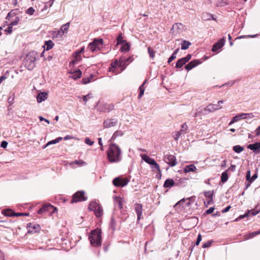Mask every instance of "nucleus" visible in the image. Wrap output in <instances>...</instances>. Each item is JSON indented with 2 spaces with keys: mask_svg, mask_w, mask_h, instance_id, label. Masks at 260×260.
<instances>
[{
  "mask_svg": "<svg viewBox=\"0 0 260 260\" xmlns=\"http://www.w3.org/2000/svg\"><path fill=\"white\" fill-rule=\"evenodd\" d=\"M196 170V167L194 165H190L185 166L184 168V172L188 173L189 172H193Z\"/></svg>",
  "mask_w": 260,
  "mask_h": 260,
  "instance_id": "5701e85b",
  "label": "nucleus"
},
{
  "mask_svg": "<svg viewBox=\"0 0 260 260\" xmlns=\"http://www.w3.org/2000/svg\"><path fill=\"white\" fill-rule=\"evenodd\" d=\"M179 183H175L174 180L172 179H167L164 184V187L165 188H171L173 186H179Z\"/></svg>",
  "mask_w": 260,
  "mask_h": 260,
  "instance_id": "ddd939ff",
  "label": "nucleus"
},
{
  "mask_svg": "<svg viewBox=\"0 0 260 260\" xmlns=\"http://www.w3.org/2000/svg\"><path fill=\"white\" fill-rule=\"evenodd\" d=\"M122 135L123 133L121 131H117L114 133L111 139L114 140L116 139L117 137L122 136Z\"/></svg>",
  "mask_w": 260,
  "mask_h": 260,
  "instance_id": "79ce46f5",
  "label": "nucleus"
},
{
  "mask_svg": "<svg viewBox=\"0 0 260 260\" xmlns=\"http://www.w3.org/2000/svg\"><path fill=\"white\" fill-rule=\"evenodd\" d=\"M5 31L8 34H11L13 31V27L10 24L7 29H5Z\"/></svg>",
  "mask_w": 260,
  "mask_h": 260,
  "instance_id": "864d4df0",
  "label": "nucleus"
},
{
  "mask_svg": "<svg viewBox=\"0 0 260 260\" xmlns=\"http://www.w3.org/2000/svg\"><path fill=\"white\" fill-rule=\"evenodd\" d=\"M224 39L222 38L218 42L214 44L212 49V51L215 52L217 51L218 49H220L224 45Z\"/></svg>",
  "mask_w": 260,
  "mask_h": 260,
  "instance_id": "4468645a",
  "label": "nucleus"
},
{
  "mask_svg": "<svg viewBox=\"0 0 260 260\" xmlns=\"http://www.w3.org/2000/svg\"><path fill=\"white\" fill-rule=\"evenodd\" d=\"M146 82V80H145L144 82V83L139 87L140 93L138 95L139 99L141 98L144 94V91H145V88H144V85L145 84Z\"/></svg>",
  "mask_w": 260,
  "mask_h": 260,
  "instance_id": "c85d7f7f",
  "label": "nucleus"
},
{
  "mask_svg": "<svg viewBox=\"0 0 260 260\" xmlns=\"http://www.w3.org/2000/svg\"><path fill=\"white\" fill-rule=\"evenodd\" d=\"M182 29L183 28V25L181 23H175L172 27V29Z\"/></svg>",
  "mask_w": 260,
  "mask_h": 260,
  "instance_id": "ea45409f",
  "label": "nucleus"
},
{
  "mask_svg": "<svg viewBox=\"0 0 260 260\" xmlns=\"http://www.w3.org/2000/svg\"><path fill=\"white\" fill-rule=\"evenodd\" d=\"M212 242L211 241H208L206 243H205L203 245V246H202L203 248H208V247H209L211 246V245L212 244Z\"/></svg>",
  "mask_w": 260,
  "mask_h": 260,
  "instance_id": "5fc2aeb1",
  "label": "nucleus"
},
{
  "mask_svg": "<svg viewBox=\"0 0 260 260\" xmlns=\"http://www.w3.org/2000/svg\"><path fill=\"white\" fill-rule=\"evenodd\" d=\"M176 58V55L173 53L171 57L169 58L168 62V63H170L174 59Z\"/></svg>",
  "mask_w": 260,
  "mask_h": 260,
  "instance_id": "6e6d98bb",
  "label": "nucleus"
},
{
  "mask_svg": "<svg viewBox=\"0 0 260 260\" xmlns=\"http://www.w3.org/2000/svg\"><path fill=\"white\" fill-rule=\"evenodd\" d=\"M70 22H68L64 24L61 28V31H58V34L60 36H62L64 32H67L69 28Z\"/></svg>",
  "mask_w": 260,
  "mask_h": 260,
  "instance_id": "4be33fe9",
  "label": "nucleus"
},
{
  "mask_svg": "<svg viewBox=\"0 0 260 260\" xmlns=\"http://www.w3.org/2000/svg\"><path fill=\"white\" fill-rule=\"evenodd\" d=\"M254 117V115L252 113H241L238 114L235 116L237 121L240 119H252Z\"/></svg>",
  "mask_w": 260,
  "mask_h": 260,
  "instance_id": "9d476101",
  "label": "nucleus"
},
{
  "mask_svg": "<svg viewBox=\"0 0 260 260\" xmlns=\"http://www.w3.org/2000/svg\"><path fill=\"white\" fill-rule=\"evenodd\" d=\"M129 45L128 43L126 42L121 47L120 50L122 52H127L129 50Z\"/></svg>",
  "mask_w": 260,
  "mask_h": 260,
  "instance_id": "72a5a7b5",
  "label": "nucleus"
},
{
  "mask_svg": "<svg viewBox=\"0 0 260 260\" xmlns=\"http://www.w3.org/2000/svg\"><path fill=\"white\" fill-rule=\"evenodd\" d=\"M260 212V208H258L257 207H255L254 209H252L251 210H249L247 212L249 214H251V215L254 216L256 215Z\"/></svg>",
  "mask_w": 260,
  "mask_h": 260,
  "instance_id": "7c9ffc66",
  "label": "nucleus"
},
{
  "mask_svg": "<svg viewBox=\"0 0 260 260\" xmlns=\"http://www.w3.org/2000/svg\"><path fill=\"white\" fill-rule=\"evenodd\" d=\"M85 143L87 145L91 146L93 144L94 142L91 141L89 138H86L85 139Z\"/></svg>",
  "mask_w": 260,
  "mask_h": 260,
  "instance_id": "3c124183",
  "label": "nucleus"
},
{
  "mask_svg": "<svg viewBox=\"0 0 260 260\" xmlns=\"http://www.w3.org/2000/svg\"><path fill=\"white\" fill-rule=\"evenodd\" d=\"M47 94L45 92H40L37 96V100L38 103H41L42 101H45L47 99Z\"/></svg>",
  "mask_w": 260,
  "mask_h": 260,
  "instance_id": "6ab92c4d",
  "label": "nucleus"
},
{
  "mask_svg": "<svg viewBox=\"0 0 260 260\" xmlns=\"http://www.w3.org/2000/svg\"><path fill=\"white\" fill-rule=\"evenodd\" d=\"M56 210V208H54V206L51 205L50 204L44 205L40 208L38 211L39 214H42L43 213L47 211H50L51 210L54 209Z\"/></svg>",
  "mask_w": 260,
  "mask_h": 260,
  "instance_id": "1a4fd4ad",
  "label": "nucleus"
},
{
  "mask_svg": "<svg viewBox=\"0 0 260 260\" xmlns=\"http://www.w3.org/2000/svg\"><path fill=\"white\" fill-rule=\"evenodd\" d=\"M54 46V43L51 40L46 41L43 47L46 50H49L51 49Z\"/></svg>",
  "mask_w": 260,
  "mask_h": 260,
  "instance_id": "b1692460",
  "label": "nucleus"
},
{
  "mask_svg": "<svg viewBox=\"0 0 260 260\" xmlns=\"http://www.w3.org/2000/svg\"><path fill=\"white\" fill-rule=\"evenodd\" d=\"M32 62V60L29 58L28 55H27L26 58L24 59V63L26 68H27L28 70L31 71L32 70V66L31 64Z\"/></svg>",
  "mask_w": 260,
  "mask_h": 260,
  "instance_id": "dca6fc26",
  "label": "nucleus"
},
{
  "mask_svg": "<svg viewBox=\"0 0 260 260\" xmlns=\"http://www.w3.org/2000/svg\"><path fill=\"white\" fill-rule=\"evenodd\" d=\"M222 108V106L219 104H210L208 105L205 108V111L208 112H214L216 110L220 109Z\"/></svg>",
  "mask_w": 260,
  "mask_h": 260,
  "instance_id": "f8f14e48",
  "label": "nucleus"
},
{
  "mask_svg": "<svg viewBox=\"0 0 260 260\" xmlns=\"http://www.w3.org/2000/svg\"><path fill=\"white\" fill-rule=\"evenodd\" d=\"M28 213H15V216H28Z\"/></svg>",
  "mask_w": 260,
  "mask_h": 260,
  "instance_id": "13d9d810",
  "label": "nucleus"
},
{
  "mask_svg": "<svg viewBox=\"0 0 260 260\" xmlns=\"http://www.w3.org/2000/svg\"><path fill=\"white\" fill-rule=\"evenodd\" d=\"M233 150L237 153H240L243 151V148L240 145H236L233 147Z\"/></svg>",
  "mask_w": 260,
  "mask_h": 260,
  "instance_id": "58836bf2",
  "label": "nucleus"
},
{
  "mask_svg": "<svg viewBox=\"0 0 260 260\" xmlns=\"http://www.w3.org/2000/svg\"><path fill=\"white\" fill-rule=\"evenodd\" d=\"M181 127L182 129L180 131L181 133H182L183 131H185L187 129V125L185 123H184L182 125Z\"/></svg>",
  "mask_w": 260,
  "mask_h": 260,
  "instance_id": "0e129e2a",
  "label": "nucleus"
},
{
  "mask_svg": "<svg viewBox=\"0 0 260 260\" xmlns=\"http://www.w3.org/2000/svg\"><path fill=\"white\" fill-rule=\"evenodd\" d=\"M118 66L123 68V69H124L127 65V63H126L125 60L123 59L122 58H120L119 60L118 61Z\"/></svg>",
  "mask_w": 260,
  "mask_h": 260,
  "instance_id": "e433bc0d",
  "label": "nucleus"
},
{
  "mask_svg": "<svg viewBox=\"0 0 260 260\" xmlns=\"http://www.w3.org/2000/svg\"><path fill=\"white\" fill-rule=\"evenodd\" d=\"M135 211L137 215V220H139L142 214L143 206L141 204L136 203L134 205Z\"/></svg>",
  "mask_w": 260,
  "mask_h": 260,
  "instance_id": "9b49d317",
  "label": "nucleus"
},
{
  "mask_svg": "<svg viewBox=\"0 0 260 260\" xmlns=\"http://www.w3.org/2000/svg\"><path fill=\"white\" fill-rule=\"evenodd\" d=\"M148 51L150 57L154 58L155 52L153 50H152L150 47H149L148 48Z\"/></svg>",
  "mask_w": 260,
  "mask_h": 260,
  "instance_id": "de8ad7c7",
  "label": "nucleus"
},
{
  "mask_svg": "<svg viewBox=\"0 0 260 260\" xmlns=\"http://www.w3.org/2000/svg\"><path fill=\"white\" fill-rule=\"evenodd\" d=\"M213 191H207L204 192V195L205 196L208 198L210 200V201H212V197H213Z\"/></svg>",
  "mask_w": 260,
  "mask_h": 260,
  "instance_id": "4c0bfd02",
  "label": "nucleus"
},
{
  "mask_svg": "<svg viewBox=\"0 0 260 260\" xmlns=\"http://www.w3.org/2000/svg\"><path fill=\"white\" fill-rule=\"evenodd\" d=\"M8 145V142L6 141H3L1 142V146L2 148H6Z\"/></svg>",
  "mask_w": 260,
  "mask_h": 260,
  "instance_id": "e2e57ef3",
  "label": "nucleus"
},
{
  "mask_svg": "<svg viewBox=\"0 0 260 260\" xmlns=\"http://www.w3.org/2000/svg\"><path fill=\"white\" fill-rule=\"evenodd\" d=\"M200 62L197 60H194L189 62L187 65L185 66V68L186 70L189 71L194 67H196Z\"/></svg>",
  "mask_w": 260,
  "mask_h": 260,
  "instance_id": "f3484780",
  "label": "nucleus"
},
{
  "mask_svg": "<svg viewBox=\"0 0 260 260\" xmlns=\"http://www.w3.org/2000/svg\"><path fill=\"white\" fill-rule=\"evenodd\" d=\"M91 98V95L90 94H87L83 96V101L86 103L87 101Z\"/></svg>",
  "mask_w": 260,
  "mask_h": 260,
  "instance_id": "bf43d9fd",
  "label": "nucleus"
},
{
  "mask_svg": "<svg viewBox=\"0 0 260 260\" xmlns=\"http://www.w3.org/2000/svg\"><path fill=\"white\" fill-rule=\"evenodd\" d=\"M129 181V180L127 177H118L113 180L112 183L116 187H123L126 186Z\"/></svg>",
  "mask_w": 260,
  "mask_h": 260,
  "instance_id": "20e7f679",
  "label": "nucleus"
},
{
  "mask_svg": "<svg viewBox=\"0 0 260 260\" xmlns=\"http://www.w3.org/2000/svg\"><path fill=\"white\" fill-rule=\"evenodd\" d=\"M202 18L205 20H210L211 19L215 20L212 15L209 14L208 13H203L202 14Z\"/></svg>",
  "mask_w": 260,
  "mask_h": 260,
  "instance_id": "2f4dec72",
  "label": "nucleus"
},
{
  "mask_svg": "<svg viewBox=\"0 0 260 260\" xmlns=\"http://www.w3.org/2000/svg\"><path fill=\"white\" fill-rule=\"evenodd\" d=\"M186 62L184 60L183 58H181L178 60L176 64V68H181L184 64H185Z\"/></svg>",
  "mask_w": 260,
  "mask_h": 260,
  "instance_id": "cd10ccee",
  "label": "nucleus"
},
{
  "mask_svg": "<svg viewBox=\"0 0 260 260\" xmlns=\"http://www.w3.org/2000/svg\"><path fill=\"white\" fill-rule=\"evenodd\" d=\"M115 226H116V222L113 217L111 218L110 223V228L113 230H114L115 229Z\"/></svg>",
  "mask_w": 260,
  "mask_h": 260,
  "instance_id": "49530a36",
  "label": "nucleus"
},
{
  "mask_svg": "<svg viewBox=\"0 0 260 260\" xmlns=\"http://www.w3.org/2000/svg\"><path fill=\"white\" fill-rule=\"evenodd\" d=\"M191 57V56L190 54H188L186 57H183V58L184 59L186 62H187L190 59Z\"/></svg>",
  "mask_w": 260,
  "mask_h": 260,
  "instance_id": "338daca9",
  "label": "nucleus"
},
{
  "mask_svg": "<svg viewBox=\"0 0 260 260\" xmlns=\"http://www.w3.org/2000/svg\"><path fill=\"white\" fill-rule=\"evenodd\" d=\"M103 40L102 39H94L93 42L90 43L87 48L92 52L99 51L102 48Z\"/></svg>",
  "mask_w": 260,
  "mask_h": 260,
  "instance_id": "7ed1b4c3",
  "label": "nucleus"
},
{
  "mask_svg": "<svg viewBox=\"0 0 260 260\" xmlns=\"http://www.w3.org/2000/svg\"><path fill=\"white\" fill-rule=\"evenodd\" d=\"M90 82V80H89V78H85L82 79V83L83 84H87Z\"/></svg>",
  "mask_w": 260,
  "mask_h": 260,
  "instance_id": "774afa93",
  "label": "nucleus"
},
{
  "mask_svg": "<svg viewBox=\"0 0 260 260\" xmlns=\"http://www.w3.org/2000/svg\"><path fill=\"white\" fill-rule=\"evenodd\" d=\"M247 148L252 150L255 154L260 153V142H255L253 144H249L247 146Z\"/></svg>",
  "mask_w": 260,
  "mask_h": 260,
  "instance_id": "6e6552de",
  "label": "nucleus"
},
{
  "mask_svg": "<svg viewBox=\"0 0 260 260\" xmlns=\"http://www.w3.org/2000/svg\"><path fill=\"white\" fill-rule=\"evenodd\" d=\"M187 180L185 178H180L179 180H178V182H177V183H179L180 184V185L179 186H181L182 185H183V186L185 185V183L186 182V181Z\"/></svg>",
  "mask_w": 260,
  "mask_h": 260,
  "instance_id": "603ef678",
  "label": "nucleus"
},
{
  "mask_svg": "<svg viewBox=\"0 0 260 260\" xmlns=\"http://www.w3.org/2000/svg\"><path fill=\"white\" fill-rule=\"evenodd\" d=\"M100 204L96 202L92 201L90 203L88 209L91 211H94Z\"/></svg>",
  "mask_w": 260,
  "mask_h": 260,
  "instance_id": "bb28decb",
  "label": "nucleus"
},
{
  "mask_svg": "<svg viewBox=\"0 0 260 260\" xmlns=\"http://www.w3.org/2000/svg\"><path fill=\"white\" fill-rule=\"evenodd\" d=\"M134 60V58L132 56H130L128 58H127L125 60V62H126V63H127V64L132 62Z\"/></svg>",
  "mask_w": 260,
  "mask_h": 260,
  "instance_id": "69168bd1",
  "label": "nucleus"
},
{
  "mask_svg": "<svg viewBox=\"0 0 260 260\" xmlns=\"http://www.w3.org/2000/svg\"><path fill=\"white\" fill-rule=\"evenodd\" d=\"M94 212L96 217H101L103 214V210L102 206L99 205L96 209L94 211Z\"/></svg>",
  "mask_w": 260,
  "mask_h": 260,
  "instance_id": "412c9836",
  "label": "nucleus"
},
{
  "mask_svg": "<svg viewBox=\"0 0 260 260\" xmlns=\"http://www.w3.org/2000/svg\"><path fill=\"white\" fill-rule=\"evenodd\" d=\"M117 123L118 120L116 119H107L104 121L103 126L105 128H110L115 126L117 124Z\"/></svg>",
  "mask_w": 260,
  "mask_h": 260,
  "instance_id": "0eeeda50",
  "label": "nucleus"
},
{
  "mask_svg": "<svg viewBox=\"0 0 260 260\" xmlns=\"http://www.w3.org/2000/svg\"><path fill=\"white\" fill-rule=\"evenodd\" d=\"M152 169L154 170H156L159 174L161 173V170L160 169L159 165L155 162L151 167Z\"/></svg>",
  "mask_w": 260,
  "mask_h": 260,
  "instance_id": "37998d69",
  "label": "nucleus"
},
{
  "mask_svg": "<svg viewBox=\"0 0 260 260\" xmlns=\"http://www.w3.org/2000/svg\"><path fill=\"white\" fill-rule=\"evenodd\" d=\"M73 57L74 59H73V60L70 62V63H77L79 61L81 60V54L80 53V52H78L77 51L74 54Z\"/></svg>",
  "mask_w": 260,
  "mask_h": 260,
  "instance_id": "aec40b11",
  "label": "nucleus"
},
{
  "mask_svg": "<svg viewBox=\"0 0 260 260\" xmlns=\"http://www.w3.org/2000/svg\"><path fill=\"white\" fill-rule=\"evenodd\" d=\"M201 240H202V236L201 234H199L197 239V241H196V244L197 245H199Z\"/></svg>",
  "mask_w": 260,
  "mask_h": 260,
  "instance_id": "680f3d73",
  "label": "nucleus"
},
{
  "mask_svg": "<svg viewBox=\"0 0 260 260\" xmlns=\"http://www.w3.org/2000/svg\"><path fill=\"white\" fill-rule=\"evenodd\" d=\"M124 200L120 197H114V204L115 206H117L120 209L123 208Z\"/></svg>",
  "mask_w": 260,
  "mask_h": 260,
  "instance_id": "2eb2a0df",
  "label": "nucleus"
},
{
  "mask_svg": "<svg viewBox=\"0 0 260 260\" xmlns=\"http://www.w3.org/2000/svg\"><path fill=\"white\" fill-rule=\"evenodd\" d=\"M62 139V138L61 137H58L56 138L55 140H53L52 141H49L44 147L43 148H45L47 147V146H49L50 145L52 144H55L57 143H58L60 141H61Z\"/></svg>",
  "mask_w": 260,
  "mask_h": 260,
  "instance_id": "a878e982",
  "label": "nucleus"
},
{
  "mask_svg": "<svg viewBox=\"0 0 260 260\" xmlns=\"http://www.w3.org/2000/svg\"><path fill=\"white\" fill-rule=\"evenodd\" d=\"M17 10H12L7 15L6 19L10 20L11 17L15 16L17 14Z\"/></svg>",
  "mask_w": 260,
  "mask_h": 260,
  "instance_id": "c9c22d12",
  "label": "nucleus"
},
{
  "mask_svg": "<svg viewBox=\"0 0 260 260\" xmlns=\"http://www.w3.org/2000/svg\"><path fill=\"white\" fill-rule=\"evenodd\" d=\"M191 45V43L187 41H183L181 44V49L186 50L187 49L189 46Z\"/></svg>",
  "mask_w": 260,
  "mask_h": 260,
  "instance_id": "473e14b6",
  "label": "nucleus"
},
{
  "mask_svg": "<svg viewBox=\"0 0 260 260\" xmlns=\"http://www.w3.org/2000/svg\"><path fill=\"white\" fill-rule=\"evenodd\" d=\"M229 179V176L227 173V170L224 171L221 174V181L222 183H224L228 181Z\"/></svg>",
  "mask_w": 260,
  "mask_h": 260,
  "instance_id": "c756f323",
  "label": "nucleus"
},
{
  "mask_svg": "<svg viewBox=\"0 0 260 260\" xmlns=\"http://www.w3.org/2000/svg\"><path fill=\"white\" fill-rule=\"evenodd\" d=\"M82 76V72L80 70H78L73 73V77L75 79L80 78Z\"/></svg>",
  "mask_w": 260,
  "mask_h": 260,
  "instance_id": "a19ab883",
  "label": "nucleus"
},
{
  "mask_svg": "<svg viewBox=\"0 0 260 260\" xmlns=\"http://www.w3.org/2000/svg\"><path fill=\"white\" fill-rule=\"evenodd\" d=\"M248 216V213L247 212L245 214H244V215H241L239 216V217L236 219V221H238L239 219H243L246 217H247Z\"/></svg>",
  "mask_w": 260,
  "mask_h": 260,
  "instance_id": "052dcab7",
  "label": "nucleus"
},
{
  "mask_svg": "<svg viewBox=\"0 0 260 260\" xmlns=\"http://www.w3.org/2000/svg\"><path fill=\"white\" fill-rule=\"evenodd\" d=\"M141 156L143 160L151 166H152L156 162L153 158L149 157L146 154H142Z\"/></svg>",
  "mask_w": 260,
  "mask_h": 260,
  "instance_id": "a211bd4d",
  "label": "nucleus"
},
{
  "mask_svg": "<svg viewBox=\"0 0 260 260\" xmlns=\"http://www.w3.org/2000/svg\"><path fill=\"white\" fill-rule=\"evenodd\" d=\"M182 134V133L180 131L179 132H175L173 133V137L175 141H177L180 135Z\"/></svg>",
  "mask_w": 260,
  "mask_h": 260,
  "instance_id": "c03bdc74",
  "label": "nucleus"
},
{
  "mask_svg": "<svg viewBox=\"0 0 260 260\" xmlns=\"http://www.w3.org/2000/svg\"><path fill=\"white\" fill-rule=\"evenodd\" d=\"M117 66H118V62L117 60H116L114 62L111 63V68H110V71H112L113 68H115Z\"/></svg>",
  "mask_w": 260,
  "mask_h": 260,
  "instance_id": "09e8293b",
  "label": "nucleus"
},
{
  "mask_svg": "<svg viewBox=\"0 0 260 260\" xmlns=\"http://www.w3.org/2000/svg\"><path fill=\"white\" fill-rule=\"evenodd\" d=\"M164 160L171 167H174L177 164L176 157L173 155H167L165 156Z\"/></svg>",
  "mask_w": 260,
  "mask_h": 260,
  "instance_id": "423d86ee",
  "label": "nucleus"
},
{
  "mask_svg": "<svg viewBox=\"0 0 260 260\" xmlns=\"http://www.w3.org/2000/svg\"><path fill=\"white\" fill-rule=\"evenodd\" d=\"M87 198L84 195V192L83 191H79L76 192L73 196L71 202H78L85 201Z\"/></svg>",
  "mask_w": 260,
  "mask_h": 260,
  "instance_id": "39448f33",
  "label": "nucleus"
},
{
  "mask_svg": "<svg viewBox=\"0 0 260 260\" xmlns=\"http://www.w3.org/2000/svg\"><path fill=\"white\" fill-rule=\"evenodd\" d=\"M2 213L7 216L12 217L15 216V213L11 209H8L5 210H3Z\"/></svg>",
  "mask_w": 260,
  "mask_h": 260,
  "instance_id": "393cba45",
  "label": "nucleus"
},
{
  "mask_svg": "<svg viewBox=\"0 0 260 260\" xmlns=\"http://www.w3.org/2000/svg\"><path fill=\"white\" fill-rule=\"evenodd\" d=\"M72 164H77L79 165H83L85 164V162L82 160H79L74 161L73 162H72Z\"/></svg>",
  "mask_w": 260,
  "mask_h": 260,
  "instance_id": "4d7b16f0",
  "label": "nucleus"
},
{
  "mask_svg": "<svg viewBox=\"0 0 260 260\" xmlns=\"http://www.w3.org/2000/svg\"><path fill=\"white\" fill-rule=\"evenodd\" d=\"M101 233L98 230L92 231L89 237L91 244L93 246H99L101 245Z\"/></svg>",
  "mask_w": 260,
  "mask_h": 260,
  "instance_id": "f03ea898",
  "label": "nucleus"
},
{
  "mask_svg": "<svg viewBox=\"0 0 260 260\" xmlns=\"http://www.w3.org/2000/svg\"><path fill=\"white\" fill-rule=\"evenodd\" d=\"M121 150L116 144H110L107 150V157L110 162H118L121 159Z\"/></svg>",
  "mask_w": 260,
  "mask_h": 260,
  "instance_id": "f257e3e1",
  "label": "nucleus"
},
{
  "mask_svg": "<svg viewBox=\"0 0 260 260\" xmlns=\"http://www.w3.org/2000/svg\"><path fill=\"white\" fill-rule=\"evenodd\" d=\"M19 20L20 19L18 17H16L15 19L11 22L10 25L12 26L17 25L19 21Z\"/></svg>",
  "mask_w": 260,
  "mask_h": 260,
  "instance_id": "8fccbe9b",
  "label": "nucleus"
},
{
  "mask_svg": "<svg viewBox=\"0 0 260 260\" xmlns=\"http://www.w3.org/2000/svg\"><path fill=\"white\" fill-rule=\"evenodd\" d=\"M122 39L123 38H122V34H120L117 38V45L122 44L125 41Z\"/></svg>",
  "mask_w": 260,
  "mask_h": 260,
  "instance_id": "a18cd8bd",
  "label": "nucleus"
},
{
  "mask_svg": "<svg viewBox=\"0 0 260 260\" xmlns=\"http://www.w3.org/2000/svg\"><path fill=\"white\" fill-rule=\"evenodd\" d=\"M113 108V106L106 104L104 105L103 110L104 112H109Z\"/></svg>",
  "mask_w": 260,
  "mask_h": 260,
  "instance_id": "f704fd0d",
  "label": "nucleus"
}]
</instances>
